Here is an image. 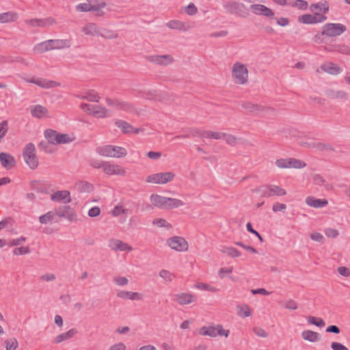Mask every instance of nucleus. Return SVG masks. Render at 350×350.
Instances as JSON below:
<instances>
[{
  "mask_svg": "<svg viewBox=\"0 0 350 350\" xmlns=\"http://www.w3.org/2000/svg\"><path fill=\"white\" fill-rule=\"evenodd\" d=\"M243 107L247 112L258 115L261 112L262 105L254 104L250 102L242 103Z\"/></svg>",
  "mask_w": 350,
  "mask_h": 350,
  "instance_id": "c85d7f7f",
  "label": "nucleus"
},
{
  "mask_svg": "<svg viewBox=\"0 0 350 350\" xmlns=\"http://www.w3.org/2000/svg\"><path fill=\"white\" fill-rule=\"evenodd\" d=\"M289 159H280L275 161V165L280 168H289L288 166Z\"/></svg>",
  "mask_w": 350,
  "mask_h": 350,
  "instance_id": "4d7b16f0",
  "label": "nucleus"
},
{
  "mask_svg": "<svg viewBox=\"0 0 350 350\" xmlns=\"http://www.w3.org/2000/svg\"><path fill=\"white\" fill-rule=\"evenodd\" d=\"M229 331L223 329L221 325H217V327L213 326H204L199 329V334L202 336H208L211 337H216L217 335L228 336Z\"/></svg>",
  "mask_w": 350,
  "mask_h": 350,
  "instance_id": "423d86ee",
  "label": "nucleus"
},
{
  "mask_svg": "<svg viewBox=\"0 0 350 350\" xmlns=\"http://www.w3.org/2000/svg\"><path fill=\"white\" fill-rule=\"evenodd\" d=\"M159 275L166 282H172L174 278V275L165 269L160 271Z\"/></svg>",
  "mask_w": 350,
  "mask_h": 350,
  "instance_id": "8fccbe9b",
  "label": "nucleus"
},
{
  "mask_svg": "<svg viewBox=\"0 0 350 350\" xmlns=\"http://www.w3.org/2000/svg\"><path fill=\"white\" fill-rule=\"evenodd\" d=\"M288 166L289 168L293 167L300 169L306 166V163L299 159L291 158L289 159Z\"/></svg>",
  "mask_w": 350,
  "mask_h": 350,
  "instance_id": "c03bdc74",
  "label": "nucleus"
},
{
  "mask_svg": "<svg viewBox=\"0 0 350 350\" xmlns=\"http://www.w3.org/2000/svg\"><path fill=\"white\" fill-rule=\"evenodd\" d=\"M71 211V208L70 206H64L62 208H59L55 211V213H57V218L59 219V217H67L68 215L69 214L70 211Z\"/></svg>",
  "mask_w": 350,
  "mask_h": 350,
  "instance_id": "37998d69",
  "label": "nucleus"
},
{
  "mask_svg": "<svg viewBox=\"0 0 350 350\" xmlns=\"http://www.w3.org/2000/svg\"><path fill=\"white\" fill-rule=\"evenodd\" d=\"M126 345L122 342H118L111 345L109 350H126Z\"/></svg>",
  "mask_w": 350,
  "mask_h": 350,
  "instance_id": "774afa93",
  "label": "nucleus"
},
{
  "mask_svg": "<svg viewBox=\"0 0 350 350\" xmlns=\"http://www.w3.org/2000/svg\"><path fill=\"white\" fill-rule=\"evenodd\" d=\"M323 34L327 37H336L343 33L347 27L340 23H327L322 27Z\"/></svg>",
  "mask_w": 350,
  "mask_h": 350,
  "instance_id": "39448f33",
  "label": "nucleus"
},
{
  "mask_svg": "<svg viewBox=\"0 0 350 350\" xmlns=\"http://www.w3.org/2000/svg\"><path fill=\"white\" fill-rule=\"evenodd\" d=\"M118 104V107H117L118 109L128 111V112H131L133 110V106L126 102H123V101L119 100V103Z\"/></svg>",
  "mask_w": 350,
  "mask_h": 350,
  "instance_id": "3c124183",
  "label": "nucleus"
},
{
  "mask_svg": "<svg viewBox=\"0 0 350 350\" xmlns=\"http://www.w3.org/2000/svg\"><path fill=\"white\" fill-rule=\"evenodd\" d=\"M166 26L172 29H178L185 31L188 29V26L186 24L179 20H172L167 23Z\"/></svg>",
  "mask_w": 350,
  "mask_h": 350,
  "instance_id": "a878e982",
  "label": "nucleus"
},
{
  "mask_svg": "<svg viewBox=\"0 0 350 350\" xmlns=\"http://www.w3.org/2000/svg\"><path fill=\"white\" fill-rule=\"evenodd\" d=\"M0 162L2 166L7 169L13 167L16 163L14 157L5 152L0 153Z\"/></svg>",
  "mask_w": 350,
  "mask_h": 350,
  "instance_id": "412c9836",
  "label": "nucleus"
},
{
  "mask_svg": "<svg viewBox=\"0 0 350 350\" xmlns=\"http://www.w3.org/2000/svg\"><path fill=\"white\" fill-rule=\"evenodd\" d=\"M26 23L31 27H44L53 24V20L51 18H33L26 21Z\"/></svg>",
  "mask_w": 350,
  "mask_h": 350,
  "instance_id": "aec40b11",
  "label": "nucleus"
},
{
  "mask_svg": "<svg viewBox=\"0 0 350 350\" xmlns=\"http://www.w3.org/2000/svg\"><path fill=\"white\" fill-rule=\"evenodd\" d=\"M232 74L237 79V83H241V62L234 64L232 70Z\"/></svg>",
  "mask_w": 350,
  "mask_h": 350,
  "instance_id": "de8ad7c7",
  "label": "nucleus"
},
{
  "mask_svg": "<svg viewBox=\"0 0 350 350\" xmlns=\"http://www.w3.org/2000/svg\"><path fill=\"white\" fill-rule=\"evenodd\" d=\"M220 250L224 254H226L231 257L239 256V251L232 247L221 246Z\"/></svg>",
  "mask_w": 350,
  "mask_h": 350,
  "instance_id": "ea45409f",
  "label": "nucleus"
},
{
  "mask_svg": "<svg viewBox=\"0 0 350 350\" xmlns=\"http://www.w3.org/2000/svg\"><path fill=\"white\" fill-rule=\"evenodd\" d=\"M302 146H308L309 148H315L320 151H334V148L329 144H324V143H304L301 142Z\"/></svg>",
  "mask_w": 350,
  "mask_h": 350,
  "instance_id": "4be33fe9",
  "label": "nucleus"
},
{
  "mask_svg": "<svg viewBox=\"0 0 350 350\" xmlns=\"http://www.w3.org/2000/svg\"><path fill=\"white\" fill-rule=\"evenodd\" d=\"M100 213V209L98 206L92 207L88 211V216L90 217H94L99 215Z\"/></svg>",
  "mask_w": 350,
  "mask_h": 350,
  "instance_id": "0e129e2a",
  "label": "nucleus"
},
{
  "mask_svg": "<svg viewBox=\"0 0 350 350\" xmlns=\"http://www.w3.org/2000/svg\"><path fill=\"white\" fill-rule=\"evenodd\" d=\"M71 41L68 39H51L36 44L33 51L42 53L51 50H62L70 47Z\"/></svg>",
  "mask_w": 350,
  "mask_h": 350,
  "instance_id": "f257e3e1",
  "label": "nucleus"
},
{
  "mask_svg": "<svg viewBox=\"0 0 350 350\" xmlns=\"http://www.w3.org/2000/svg\"><path fill=\"white\" fill-rule=\"evenodd\" d=\"M152 224L158 227H166L167 228H172V225L167 222L164 219H155L152 221Z\"/></svg>",
  "mask_w": 350,
  "mask_h": 350,
  "instance_id": "864d4df0",
  "label": "nucleus"
},
{
  "mask_svg": "<svg viewBox=\"0 0 350 350\" xmlns=\"http://www.w3.org/2000/svg\"><path fill=\"white\" fill-rule=\"evenodd\" d=\"M96 105H90V104H88V103H81V109L89 113V114H92V113H93V110L94 109V107H95Z\"/></svg>",
  "mask_w": 350,
  "mask_h": 350,
  "instance_id": "bf43d9fd",
  "label": "nucleus"
},
{
  "mask_svg": "<svg viewBox=\"0 0 350 350\" xmlns=\"http://www.w3.org/2000/svg\"><path fill=\"white\" fill-rule=\"evenodd\" d=\"M31 114L33 117L39 119L44 117H49L47 109L40 105L33 106L31 110Z\"/></svg>",
  "mask_w": 350,
  "mask_h": 350,
  "instance_id": "b1692460",
  "label": "nucleus"
},
{
  "mask_svg": "<svg viewBox=\"0 0 350 350\" xmlns=\"http://www.w3.org/2000/svg\"><path fill=\"white\" fill-rule=\"evenodd\" d=\"M77 10L80 12H90L91 10V5L85 3H79L77 5Z\"/></svg>",
  "mask_w": 350,
  "mask_h": 350,
  "instance_id": "e2e57ef3",
  "label": "nucleus"
},
{
  "mask_svg": "<svg viewBox=\"0 0 350 350\" xmlns=\"http://www.w3.org/2000/svg\"><path fill=\"white\" fill-rule=\"evenodd\" d=\"M226 11L230 14H239L241 11L240 5L237 2H229L224 5Z\"/></svg>",
  "mask_w": 350,
  "mask_h": 350,
  "instance_id": "72a5a7b5",
  "label": "nucleus"
},
{
  "mask_svg": "<svg viewBox=\"0 0 350 350\" xmlns=\"http://www.w3.org/2000/svg\"><path fill=\"white\" fill-rule=\"evenodd\" d=\"M264 117H269L275 115V110L270 107L262 106V109H261V112L259 113Z\"/></svg>",
  "mask_w": 350,
  "mask_h": 350,
  "instance_id": "603ef678",
  "label": "nucleus"
},
{
  "mask_svg": "<svg viewBox=\"0 0 350 350\" xmlns=\"http://www.w3.org/2000/svg\"><path fill=\"white\" fill-rule=\"evenodd\" d=\"M113 282L118 286H124L129 283V280L126 278L119 276L113 278Z\"/></svg>",
  "mask_w": 350,
  "mask_h": 350,
  "instance_id": "052dcab7",
  "label": "nucleus"
},
{
  "mask_svg": "<svg viewBox=\"0 0 350 350\" xmlns=\"http://www.w3.org/2000/svg\"><path fill=\"white\" fill-rule=\"evenodd\" d=\"M77 333L76 329H71L66 332L59 334L55 338V342L60 343L64 340H68L74 336V335Z\"/></svg>",
  "mask_w": 350,
  "mask_h": 350,
  "instance_id": "c756f323",
  "label": "nucleus"
},
{
  "mask_svg": "<svg viewBox=\"0 0 350 350\" xmlns=\"http://www.w3.org/2000/svg\"><path fill=\"white\" fill-rule=\"evenodd\" d=\"M202 131V130L199 129L193 128L189 131V133L183 135L176 136L175 138L195 137H198L201 138Z\"/></svg>",
  "mask_w": 350,
  "mask_h": 350,
  "instance_id": "58836bf2",
  "label": "nucleus"
},
{
  "mask_svg": "<svg viewBox=\"0 0 350 350\" xmlns=\"http://www.w3.org/2000/svg\"><path fill=\"white\" fill-rule=\"evenodd\" d=\"M321 69L331 75H338L342 72V68L333 63H328L322 65Z\"/></svg>",
  "mask_w": 350,
  "mask_h": 350,
  "instance_id": "bb28decb",
  "label": "nucleus"
},
{
  "mask_svg": "<svg viewBox=\"0 0 350 350\" xmlns=\"http://www.w3.org/2000/svg\"><path fill=\"white\" fill-rule=\"evenodd\" d=\"M23 157L27 165L35 170L38 166V159L36 156V148L33 143H28L24 148Z\"/></svg>",
  "mask_w": 350,
  "mask_h": 350,
  "instance_id": "7ed1b4c3",
  "label": "nucleus"
},
{
  "mask_svg": "<svg viewBox=\"0 0 350 350\" xmlns=\"http://www.w3.org/2000/svg\"><path fill=\"white\" fill-rule=\"evenodd\" d=\"M150 200L151 201L152 204H146V208L147 210H150L152 208V206L157 207L159 208H165L166 202H167V198L161 196L158 194H152L150 197Z\"/></svg>",
  "mask_w": 350,
  "mask_h": 350,
  "instance_id": "9b49d317",
  "label": "nucleus"
},
{
  "mask_svg": "<svg viewBox=\"0 0 350 350\" xmlns=\"http://www.w3.org/2000/svg\"><path fill=\"white\" fill-rule=\"evenodd\" d=\"M13 21V14L11 12L0 14V23H8Z\"/></svg>",
  "mask_w": 350,
  "mask_h": 350,
  "instance_id": "5fc2aeb1",
  "label": "nucleus"
},
{
  "mask_svg": "<svg viewBox=\"0 0 350 350\" xmlns=\"http://www.w3.org/2000/svg\"><path fill=\"white\" fill-rule=\"evenodd\" d=\"M314 15L310 14H303L298 17V21L304 24L321 23L327 20V16L318 12H313Z\"/></svg>",
  "mask_w": 350,
  "mask_h": 350,
  "instance_id": "6e6552de",
  "label": "nucleus"
},
{
  "mask_svg": "<svg viewBox=\"0 0 350 350\" xmlns=\"http://www.w3.org/2000/svg\"><path fill=\"white\" fill-rule=\"evenodd\" d=\"M250 8L256 15H262L268 18H273L274 12L272 10L262 4H252Z\"/></svg>",
  "mask_w": 350,
  "mask_h": 350,
  "instance_id": "f8f14e48",
  "label": "nucleus"
},
{
  "mask_svg": "<svg viewBox=\"0 0 350 350\" xmlns=\"http://www.w3.org/2000/svg\"><path fill=\"white\" fill-rule=\"evenodd\" d=\"M169 246L178 252H184L188 249L187 241L180 237H174L167 240Z\"/></svg>",
  "mask_w": 350,
  "mask_h": 350,
  "instance_id": "1a4fd4ad",
  "label": "nucleus"
},
{
  "mask_svg": "<svg viewBox=\"0 0 350 350\" xmlns=\"http://www.w3.org/2000/svg\"><path fill=\"white\" fill-rule=\"evenodd\" d=\"M117 296L123 299H130L133 301L142 300L143 297L142 295L139 293L126 291H120L117 293Z\"/></svg>",
  "mask_w": 350,
  "mask_h": 350,
  "instance_id": "dca6fc26",
  "label": "nucleus"
},
{
  "mask_svg": "<svg viewBox=\"0 0 350 350\" xmlns=\"http://www.w3.org/2000/svg\"><path fill=\"white\" fill-rule=\"evenodd\" d=\"M260 197L269 198L271 197V187L269 185H262L254 189Z\"/></svg>",
  "mask_w": 350,
  "mask_h": 350,
  "instance_id": "c9c22d12",
  "label": "nucleus"
},
{
  "mask_svg": "<svg viewBox=\"0 0 350 350\" xmlns=\"http://www.w3.org/2000/svg\"><path fill=\"white\" fill-rule=\"evenodd\" d=\"M5 344L6 350H16L18 346V341L15 338L7 339Z\"/></svg>",
  "mask_w": 350,
  "mask_h": 350,
  "instance_id": "a18cd8bd",
  "label": "nucleus"
},
{
  "mask_svg": "<svg viewBox=\"0 0 350 350\" xmlns=\"http://www.w3.org/2000/svg\"><path fill=\"white\" fill-rule=\"evenodd\" d=\"M306 203L309 206L319 208L326 206L328 202L325 199H317L314 197L308 196L306 198Z\"/></svg>",
  "mask_w": 350,
  "mask_h": 350,
  "instance_id": "a211bd4d",
  "label": "nucleus"
},
{
  "mask_svg": "<svg viewBox=\"0 0 350 350\" xmlns=\"http://www.w3.org/2000/svg\"><path fill=\"white\" fill-rule=\"evenodd\" d=\"M338 272L340 275L348 277L350 275V269L346 267H339L338 268Z\"/></svg>",
  "mask_w": 350,
  "mask_h": 350,
  "instance_id": "338daca9",
  "label": "nucleus"
},
{
  "mask_svg": "<svg viewBox=\"0 0 350 350\" xmlns=\"http://www.w3.org/2000/svg\"><path fill=\"white\" fill-rule=\"evenodd\" d=\"M308 322L310 324L314 325L319 327H323L325 325V323L322 319L317 318L313 316H309L308 317Z\"/></svg>",
  "mask_w": 350,
  "mask_h": 350,
  "instance_id": "49530a36",
  "label": "nucleus"
},
{
  "mask_svg": "<svg viewBox=\"0 0 350 350\" xmlns=\"http://www.w3.org/2000/svg\"><path fill=\"white\" fill-rule=\"evenodd\" d=\"M331 348L332 350H348L347 347L338 342H332Z\"/></svg>",
  "mask_w": 350,
  "mask_h": 350,
  "instance_id": "69168bd1",
  "label": "nucleus"
},
{
  "mask_svg": "<svg viewBox=\"0 0 350 350\" xmlns=\"http://www.w3.org/2000/svg\"><path fill=\"white\" fill-rule=\"evenodd\" d=\"M24 80L27 83H33L38 85L39 87L46 89L51 88L56 85V82L53 81H49L42 78H24Z\"/></svg>",
  "mask_w": 350,
  "mask_h": 350,
  "instance_id": "ddd939ff",
  "label": "nucleus"
},
{
  "mask_svg": "<svg viewBox=\"0 0 350 350\" xmlns=\"http://www.w3.org/2000/svg\"><path fill=\"white\" fill-rule=\"evenodd\" d=\"M291 5L300 10H306L308 7V2L304 0H296Z\"/></svg>",
  "mask_w": 350,
  "mask_h": 350,
  "instance_id": "13d9d810",
  "label": "nucleus"
},
{
  "mask_svg": "<svg viewBox=\"0 0 350 350\" xmlns=\"http://www.w3.org/2000/svg\"><path fill=\"white\" fill-rule=\"evenodd\" d=\"M109 247L115 251H131L133 250L132 247L129 244L118 240V239H111L109 242Z\"/></svg>",
  "mask_w": 350,
  "mask_h": 350,
  "instance_id": "4468645a",
  "label": "nucleus"
},
{
  "mask_svg": "<svg viewBox=\"0 0 350 350\" xmlns=\"http://www.w3.org/2000/svg\"><path fill=\"white\" fill-rule=\"evenodd\" d=\"M304 339L310 342H316L319 340V334L311 330H305L301 334Z\"/></svg>",
  "mask_w": 350,
  "mask_h": 350,
  "instance_id": "2f4dec72",
  "label": "nucleus"
},
{
  "mask_svg": "<svg viewBox=\"0 0 350 350\" xmlns=\"http://www.w3.org/2000/svg\"><path fill=\"white\" fill-rule=\"evenodd\" d=\"M173 300L178 303L180 305L189 304L196 301L193 295L189 293H179L173 295Z\"/></svg>",
  "mask_w": 350,
  "mask_h": 350,
  "instance_id": "2eb2a0df",
  "label": "nucleus"
},
{
  "mask_svg": "<svg viewBox=\"0 0 350 350\" xmlns=\"http://www.w3.org/2000/svg\"><path fill=\"white\" fill-rule=\"evenodd\" d=\"M150 60L157 64L167 65L172 62V57L169 55H154L150 57Z\"/></svg>",
  "mask_w": 350,
  "mask_h": 350,
  "instance_id": "393cba45",
  "label": "nucleus"
},
{
  "mask_svg": "<svg viewBox=\"0 0 350 350\" xmlns=\"http://www.w3.org/2000/svg\"><path fill=\"white\" fill-rule=\"evenodd\" d=\"M103 172L107 175L125 176L126 171L120 165L111 161H105Z\"/></svg>",
  "mask_w": 350,
  "mask_h": 350,
  "instance_id": "9d476101",
  "label": "nucleus"
},
{
  "mask_svg": "<svg viewBox=\"0 0 350 350\" xmlns=\"http://www.w3.org/2000/svg\"><path fill=\"white\" fill-rule=\"evenodd\" d=\"M174 177L172 172H162L151 174L146 178L147 183L154 184H165L171 181Z\"/></svg>",
  "mask_w": 350,
  "mask_h": 350,
  "instance_id": "0eeeda50",
  "label": "nucleus"
},
{
  "mask_svg": "<svg viewBox=\"0 0 350 350\" xmlns=\"http://www.w3.org/2000/svg\"><path fill=\"white\" fill-rule=\"evenodd\" d=\"M270 187H271V197L274 196H283L286 194V192L284 189H282L277 185H270Z\"/></svg>",
  "mask_w": 350,
  "mask_h": 350,
  "instance_id": "a19ab883",
  "label": "nucleus"
},
{
  "mask_svg": "<svg viewBox=\"0 0 350 350\" xmlns=\"http://www.w3.org/2000/svg\"><path fill=\"white\" fill-rule=\"evenodd\" d=\"M29 252V249L27 247H16L13 250L14 255H23Z\"/></svg>",
  "mask_w": 350,
  "mask_h": 350,
  "instance_id": "680f3d73",
  "label": "nucleus"
},
{
  "mask_svg": "<svg viewBox=\"0 0 350 350\" xmlns=\"http://www.w3.org/2000/svg\"><path fill=\"white\" fill-rule=\"evenodd\" d=\"M185 12L188 15L193 16L198 12V8L193 3H190L186 7Z\"/></svg>",
  "mask_w": 350,
  "mask_h": 350,
  "instance_id": "6e6d98bb",
  "label": "nucleus"
},
{
  "mask_svg": "<svg viewBox=\"0 0 350 350\" xmlns=\"http://www.w3.org/2000/svg\"><path fill=\"white\" fill-rule=\"evenodd\" d=\"M51 199L54 202L64 201L65 203L70 202V192L66 190L58 191L51 195Z\"/></svg>",
  "mask_w": 350,
  "mask_h": 350,
  "instance_id": "6ab92c4d",
  "label": "nucleus"
},
{
  "mask_svg": "<svg viewBox=\"0 0 350 350\" xmlns=\"http://www.w3.org/2000/svg\"><path fill=\"white\" fill-rule=\"evenodd\" d=\"M83 32L86 35L94 36L98 34V27L95 23H89L85 26Z\"/></svg>",
  "mask_w": 350,
  "mask_h": 350,
  "instance_id": "e433bc0d",
  "label": "nucleus"
},
{
  "mask_svg": "<svg viewBox=\"0 0 350 350\" xmlns=\"http://www.w3.org/2000/svg\"><path fill=\"white\" fill-rule=\"evenodd\" d=\"M44 137L50 144L55 145L71 142L68 135L59 133L53 129H46L44 131Z\"/></svg>",
  "mask_w": 350,
  "mask_h": 350,
  "instance_id": "20e7f679",
  "label": "nucleus"
},
{
  "mask_svg": "<svg viewBox=\"0 0 350 350\" xmlns=\"http://www.w3.org/2000/svg\"><path fill=\"white\" fill-rule=\"evenodd\" d=\"M92 115L96 118H104L108 116V110L100 105H95Z\"/></svg>",
  "mask_w": 350,
  "mask_h": 350,
  "instance_id": "7c9ffc66",
  "label": "nucleus"
},
{
  "mask_svg": "<svg viewBox=\"0 0 350 350\" xmlns=\"http://www.w3.org/2000/svg\"><path fill=\"white\" fill-rule=\"evenodd\" d=\"M76 96L81 99L87 100L90 102L98 103L100 100V96L94 90H90L85 92L79 94Z\"/></svg>",
  "mask_w": 350,
  "mask_h": 350,
  "instance_id": "f3484780",
  "label": "nucleus"
},
{
  "mask_svg": "<svg viewBox=\"0 0 350 350\" xmlns=\"http://www.w3.org/2000/svg\"><path fill=\"white\" fill-rule=\"evenodd\" d=\"M312 180H313L314 184H315V185H325V187L327 189H329L332 188V186L329 184H326L325 183V180L320 174H315V175H314L313 177H312Z\"/></svg>",
  "mask_w": 350,
  "mask_h": 350,
  "instance_id": "79ce46f5",
  "label": "nucleus"
},
{
  "mask_svg": "<svg viewBox=\"0 0 350 350\" xmlns=\"http://www.w3.org/2000/svg\"><path fill=\"white\" fill-rule=\"evenodd\" d=\"M39 221L42 224H47L49 223H57L59 221L57 218V213L55 211H48L46 213L39 217Z\"/></svg>",
  "mask_w": 350,
  "mask_h": 350,
  "instance_id": "5701e85b",
  "label": "nucleus"
},
{
  "mask_svg": "<svg viewBox=\"0 0 350 350\" xmlns=\"http://www.w3.org/2000/svg\"><path fill=\"white\" fill-rule=\"evenodd\" d=\"M166 204H167L165 208L170 209L178 208L179 206L184 205V203L182 200L172 198H167V202H166Z\"/></svg>",
  "mask_w": 350,
  "mask_h": 350,
  "instance_id": "4c0bfd02",
  "label": "nucleus"
},
{
  "mask_svg": "<svg viewBox=\"0 0 350 350\" xmlns=\"http://www.w3.org/2000/svg\"><path fill=\"white\" fill-rule=\"evenodd\" d=\"M96 153L105 157L122 158L127 154L126 150L121 146L105 145L96 148Z\"/></svg>",
  "mask_w": 350,
  "mask_h": 350,
  "instance_id": "f03ea898",
  "label": "nucleus"
},
{
  "mask_svg": "<svg viewBox=\"0 0 350 350\" xmlns=\"http://www.w3.org/2000/svg\"><path fill=\"white\" fill-rule=\"evenodd\" d=\"M326 96L329 98H344L347 96V93L343 90L334 91L333 90H328L326 91Z\"/></svg>",
  "mask_w": 350,
  "mask_h": 350,
  "instance_id": "f704fd0d",
  "label": "nucleus"
},
{
  "mask_svg": "<svg viewBox=\"0 0 350 350\" xmlns=\"http://www.w3.org/2000/svg\"><path fill=\"white\" fill-rule=\"evenodd\" d=\"M115 124L116 126L120 129L124 133H129L133 132V126L129 123L124 120H118L116 121Z\"/></svg>",
  "mask_w": 350,
  "mask_h": 350,
  "instance_id": "473e14b6",
  "label": "nucleus"
},
{
  "mask_svg": "<svg viewBox=\"0 0 350 350\" xmlns=\"http://www.w3.org/2000/svg\"><path fill=\"white\" fill-rule=\"evenodd\" d=\"M310 10L312 12L318 10L322 12L323 14H326L329 11V4L326 1L318 3H312L310 6Z\"/></svg>",
  "mask_w": 350,
  "mask_h": 350,
  "instance_id": "cd10ccee",
  "label": "nucleus"
},
{
  "mask_svg": "<svg viewBox=\"0 0 350 350\" xmlns=\"http://www.w3.org/2000/svg\"><path fill=\"white\" fill-rule=\"evenodd\" d=\"M194 288L201 291H206L210 292H215L217 288L206 283H198L194 286Z\"/></svg>",
  "mask_w": 350,
  "mask_h": 350,
  "instance_id": "09e8293b",
  "label": "nucleus"
}]
</instances>
